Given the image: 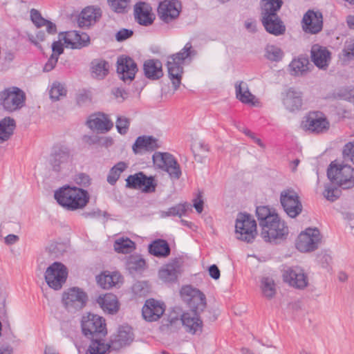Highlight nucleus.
<instances>
[{"label":"nucleus","instance_id":"15","mask_svg":"<svg viewBox=\"0 0 354 354\" xmlns=\"http://www.w3.org/2000/svg\"><path fill=\"white\" fill-rule=\"evenodd\" d=\"M304 121V127L311 133H326L330 128V122L325 114L321 111H310Z\"/></svg>","mask_w":354,"mask_h":354},{"label":"nucleus","instance_id":"18","mask_svg":"<svg viewBox=\"0 0 354 354\" xmlns=\"http://www.w3.org/2000/svg\"><path fill=\"white\" fill-rule=\"evenodd\" d=\"M283 278L285 282L297 289H304L308 284L307 275L304 270L298 266L290 267L286 270L283 274Z\"/></svg>","mask_w":354,"mask_h":354},{"label":"nucleus","instance_id":"20","mask_svg":"<svg viewBox=\"0 0 354 354\" xmlns=\"http://www.w3.org/2000/svg\"><path fill=\"white\" fill-rule=\"evenodd\" d=\"M133 340L132 328L129 326H122L119 328L118 333L111 337L109 344H105L109 349L119 350L123 346L129 345Z\"/></svg>","mask_w":354,"mask_h":354},{"label":"nucleus","instance_id":"44","mask_svg":"<svg viewBox=\"0 0 354 354\" xmlns=\"http://www.w3.org/2000/svg\"><path fill=\"white\" fill-rule=\"evenodd\" d=\"M153 164L164 170L168 163H174V157L169 153L155 152L152 156Z\"/></svg>","mask_w":354,"mask_h":354},{"label":"nucleus","instance_id":"63","mask_svg":"<svg viewBox=\"0 0 354 354\" xmlns=\"http://www.w3.org/2000/svg\"><path fill=\"white\" fill-rule=\"evenodd\" d=\"M108 213L106 212H102L100 209H93L89 212H85L82 216L85 218H99L102 216H106Z\"/></svg>","mask_w":354,"mask_h":354},{"label":"nucleus","instance_id":"50","mask_svg":"<svg viewBox=\"0 0 354 354\" xmlns=\"http://www.w3.org/2000/svg\"><path fill=\"white\" fill-rule=\"evenodd\" d=\"M46 250L51 256L59 258L66 251V245L62 243L52 242Z\"/></svg>","mask_w":354,"mask_h":354},{"label":"nucleus","instance_id":"53","mask_svg":"<svg viewBox=\"0 0 354 354\" xmlns=\"http://www.w3.org/2000/svg\"><path fill=\"white\" fill-rule=\"evenodd\" d=\"M116 129L121 135H125L130 126V120L127 118L118 116L116 120Z\"/></svg>","mask_w":354,"mask_h":354},{"label":"nucleus","instance_id":"37","mask_svg":"<svg viewBox=\"0 0 354 354\" xmlns=\"http://www.w3.org/2000/svg\"><path fill=\"white\" fill-rule=\"evenodd\" d=\"M64 46L60 41H55L52 44L53 53L44 67V71L49 72L56 66L59 56L64 53Z\"/></svg>","mask_w":354,"mask_h":354},{"label":"nucleus","instance_id":"16","mask_svg":"<svg viewBox=\"0 0 354 354\" xmlns=\"http://www.w3.org/2000/svg\"><path fill=\"white\" fill-rule=\"evenodd\" d=\"M137 64L129 56L121 55L117 60V73L124 82H131L138 72Z\"/></svg>","mask_w":354,"mask_h":354},{"label":"nucleus","instance_id":"9","mask_svg":"<svg viewBox=\"0 0 354 354\" xmlns=\"http://www.w3.org/2000/svg\"><path fill=\"white\" fill-rule=\"evenodd\" d=\"M87 301V294L78 287L68 288L62 295L63 304L70 313H75L82 309Z\"/></svg>","mask_w":354,"mask_h":354},{"label":"nucleus","instance_id":"6","mask_svg":"<svg viewBox=\"0 0 354 354\" xmlns=\"http://www.w3.org/2000/svg\"><path fill=\"white\" fill-rule=\"evenodd\" d=\"M73 160L70 147L62 143L53 145L49 157V164L53 171L60 173L68 169Z\"/></svg>","mask_w":354,"mask_h":354},{"label":"nucleus","instance_id":"7","mask_svg":"<svg viewBox=\"0 0 354 354\" xmlns=\"http://www.w3.org/2000/svg\"><path fill=\"white\" fill-rule=\"evenodd\" d=\"M235 232L238 239L247 243L253 242L257 234V223L250 214L246 212L238 214L235 223Z\"/></svg>","mask_w":354,"mask_h":354},{"label":"nucleus","instance_id":"55","mask_svg":"<svg viewBox=\"0 0 354 354\" xmlns=\"http://www.w3.org/2000/svg\"><path fill=\"white\" fill-rule=\"evenodd\" d=\"M30 19L32 23L37 27L40 28L45 26V22H48V20L44 19L41 13L36 9H31L30 10Z\"/></svg>","mask_w":354,"mask_h":354},{"label":"nucleus","instance_id":"49","mask_svg":"<svg viewBox=\"0 0 354 354\" xmlns=\"http://www.w3.org/2000/svg\"><path fill=\"white\" fill-rule=\"evenodd\" d=\"M341 193L342 192L339 188L333 187L330 184H327L325 185L323 194L328 201L334 202L339 198Z\"/></svg>","mask_w":354,"mask_h":354},{"label":"nucleus","instance_id":"41","mask_svg":"<svg viewBox=\"0 0 354 354\" xmlns=\"http://www.w3.org/2000/svg\"><path fill=\"white\" fill-rule=\"evenodd\" d=\"M189 208L190 205L187 203H178L168 208L167 210L161 211L160 216L162 218L169 216H178L180 218L186 214Z\"/></svg>","mask_w":354,"mask_h":354},{"label":"nucleus","instance_id":"19","mask_svg":"<svg viewBox=\"0 0 354 354\" xmlns=\"http://www.w3.org/2000/svg\"><path fill=\"white\" fill-rule=\"evenodd\" d=\"M181 3L178 0H165L159 4L158 13L160 18L165 23L176 19L180 14Z\"/></svg>","mask_w":354,"mask_h":354},{"label":"nucleus","instance_id":"61","mask_svg":"<svg viewBox=\"0 0 354 354\" xmlns=\"http://www.w3.org/2000/svg\"><path fill=\"white\" fill-rule=\"evenodd\" d=\"M317 260L323 268H326L331 262V257L326 252H321L317 256Z\"/></svg>","mask_w":354,"mask_h":354},{"label":"nucleus","instance_id":"8","mask_svg":"<svg viewBox=\"0 0 354 354\" xmlns=\"http://www.w3.org/2000/svg\"><path fill=\"white\" fill-rule=\"evenodd\" d=\"M25 100V93L16 86L6 88L0 93L1 104L8 111L20 109L24 106Z\"/></svg>","mask_w":354,"mask_h":354},{"label":"nucleus","instance_id":"48","mask_svg":"<svg viewBox=\"0 0 354 354\" xmlns=\"http://www.w3.org/2000/svg\"><path fill=\"white\" fill-rule=\"evenodd\" d=\"M265 57L272 62H279L283 57L282 50L274 45H268L265 49Z\"/></svg>","mask_w":354,"mask_h":354},{"label":"nucleus","instance_id":"14","mask_svg":"<svg viewBox=\"0 0 354 354\" xmlns=\"http://www.w3.org/2000/svg\"><path fill=\"white\" fill-rule=\"evenodd\" d=\"M320 241V232L317 228H307L298 236L296 248L301 252L314 251L318 248Z\"/></svg>","mask_w":354,"mask_h":354},{"label":"nucleus","instance_id":"51","mask_svg":"<svg viewBox=\"0 0 354 354\" xmlns=\"http://www.w3.org/2000/svg\"><path fill=\"white\" fill-rule=\"evenodd\" d=\"M66 88L62 84L55 82L53 84L50 91V97L53 101H57L59 100L60 97L65 96L66 95Z\"/></svg>","mask_w":354,"mask_h":354},{"label":"nucleus","instance_id":"52","mask_svg":"<svg viewBox=\"0 0 354 354\" xmlns=\"http://www.w3.org/2000/svg\"><path fill=\"white\" fill-rule=\"evenodd\" d=\"M164 171H167L171 178L178 180L180 178L182 172L179 164L174 158V163H168Z\"/></svg>","mask_w":354,"mask_h":354},{"label":"nucleus","instance_id":"27","mask_svg":"<svg viewBox=\"0 0 354 354\" xmlns=\"http://www.w3.org/2000/svg\"><path fill=\"white\" fill-rule=\"evenodd\" d=\"M102 17V10L100 8L88 6L82 10L77 17V24L80 28L88 27L95 23Z\"/></svg>","mask_w":354,"mask_h":354},{"label":"nucleus","instance_id":"47","mask_svg":"<svg viewBox=\"0 0 354 354\" xmlns=\"http://www.w3.org/2000/svg\"><path fill=\"white\" fill-rule=\"evenodd\" d=\"M92 73L100 78H104L109 72V63L105 60H95L92 62Z\"/></svg>","mask_w":354,"mask_h":354},{"label":"nucleus","instance_id":"56","mask_svg":"<svg viewBox=\"0 0 354 354\" xmlns=\"http://www.w3.org/2000/svg\"><path fill=\"white\" fill-rule=\"evenodd\" d=\"M342 154L344 160H349L354 164V141L344 145Z\"/></svg>","mask_w":354,"mask_h":354},{"label":"nucleus","instance_id":"62","mask_svg":"<svg viewBox=\"0 0 354 354\" xmlns=\"http://www.w3.org/2000/svg\"><path fill=\"white\" fill-rule=\"evenodd\" d=\"M133 35V32L131 30L122 28L118 31L115 35V39L118 41H123L130 38Z\"/></svg>","mask_w":354,"mask_h":354},{"label":"nucleus","instance_id":"34","mask_svg":"<svg viewBox=\"0 0 354 354\" xmlns=\"http://www.w3.org/2000/svg\"><path fill=\"white\" fill-rule=\"evenodd\" d=\"M149 252L154 257L166 258L171 254V248L166 240L157 239L149 245Z\"/></svg>","mask_w":354,"mask_h":354},{"label":"nucleus","instance_id":"59","mask_svg":"<svg viewBox=\"0 0 354 354\" xmlns=\"http://www.w3.org/2000/svg\"><path fill=\"white\" fill-rule=\"evenodd\" d=\"M344 52L348 59H354V38H350L345 42Z\"/></svg>","mask_w":354,"mask_h":354},{"label":"nucleus","instance_id":"60","mask_svg":"<svg viewBox=\"0 0 354 354\" xmlns=\"http://www.w3.org/2000/svg\"><path fill=\"white\" fill-rule=\"evenodd\" d=\"M75 182L82 187H88L91 184L90 176L84 173H80L75 176Z\"/></svg>","mask_w":354,"mask_h":354},{"label":"nucleus","instance_id":"5","mask_svg":"<svg viewBox=\"0 0 354 354\" xmlns=\"http://www.w3.org/2000/svg\"><path fill=\"white\" fill-rule=\"evenodd\" d=\"M327 176L331 183L343 189L354 187V169L348 165L331 162L327 169Z\"/></svg>","mask_w":354,"mask_h":354},{"label":"nucleus","instance_id":"17","mask_svg":"<svg viewBox=\"0 0 354 354\" xmlns=\"http://www.w3.org/2000/svg\"><path fill=\"white\" fill-rule=\"evenodd\" d=\"M303 30L306 33L315 35L320 32L323 28V15L317 10H308L301 21Z\"/></svg>","mask_w":354,"mask_h":354},{"label":"nucleus","instance_id":"21","mask_svg":"<svg viewBox=\"0 0 354 354\" xmlns=\"http://www.w3.org/2000/svg\"><path fill=\"white\" fill-rule=\"evenodd\" d=\"M200 314L196 312H185L181 315L182 325L185 331L192 335L201 334L203 331V323Z\"/></svg>","mask_w":354,"mask_h":354},{"label":"nucleus","instance_id":"31","mask_svg":"<svg viewBox=\"0 0 354 354\" xmlns=\"http://www.w3.org/2000/svg\"><path fill=\"white\" fill-rule=\"evenodd\" d=\"M158 139L152 136H141L137 138L132 149L134 153H138L140 150L145 149L147 151H153L160 147L158 144Z\"/></svg>","mask_w":354,"mask_h":354},{"label":"nucleus","instance_id":"40","mask_svg":"<svg viewBox=\"0 0 354 354\" xmlns=\"http://www.w3.org/2000/svg\"><path fill=\"white\" fill-rule=\"evenodd\" d=\"M309 59L307 55H301L297 59H294L289 66L294 75L303 74L308 70Z\"/></svg>","mask_w":354,"mask_h":354},{"label":"nucleus","instance_id":"29","mask_svg":"<svg viewBox=\"0 0 354 354\" xmlns=\"http://www.w3.org/2000/svg\"><path fill=\"white\" fill-rule=\"evenodd\" d=\"M65 44L70 45L72 49H81L90 44L89 35L86 32L74 30L65 36L64 38Z\"/></svg>","mask_w":354,"mask_h":354},{"label":"nucleus","instance_id":"2","mask_svg":"<svg viewBox=\"0 0 354 354\" xmlns=\"http://www.w3.org/2000/svg\"><path fill=\"white\" fill-rule=\"evenodd\" d=\"M83 335L91 339V344L86 354H104L108 350L102 342L107 334L105 319L92 313L83 316L81 322Z\"/></svg>","mask_w":354,"mask_h":354},{"label":"nucleus","instance_id":"25","mask_svg":"<svg viewBox=\"0 0 354 354\" xmlns=\"http://www.w3.org/2000/svg\"><path fill=\"white\" fill-rule=\"evenodd\" d=\"M310 54L311 60L317 68H328L330 61V52L326 47L315 44L311 48Z\"/></svg>","mask_w":354,"mask_h":354},{"label":"nucleus","instance_id":"45","mask_svg":"<svg viewBox=\"0 0 354 354\" xmlns=\"http://www.w3.org/2000/svg\"><path fill=\"white\" fill-rule=\"evenodd\" d=\"M145 266V260L138 255H131L127 261V266L131 273L142 271Z\"/></svg>","mask_w":354,"mask_h":354},{"label":"nucleus","instance_id":"11","mask_svg":"<svg viewBox=\"0 0 354 354\" xmlns=\"http://www.w3.org/2000/svg\"><path fill=\"white\" fill-rule=\"evenodd\" d=\"M180 295L191 309V311L202 313L207 306L206 297L203 292L191 286H185L180 290Z\"/></svg>","mask_w":354,"mask_h":354},{"label":"nucleus","instance_id":"22","mask_svg":"<svg viewBox=\"0 0 354 354\" xmlns=\"http://www.w3.org/2000/svg\"><path fill=\"white\" fill-rule=\"evenodd\" d=\"M180 274V263L177 258L172 259L171 262L165 264L158 272L159 278L168 283H176Z\"/></svg>","mask_w":354,"mask_h":354},{"label":"nucleus","instance_id":"26","mask_svg":"<svg viewBox=\"0 0 354 354\" xmlns=\"http://www.w3.org/2000/svg\"><path fill=\"white\" fill-rule=\"evenodd\" d=\"M87 125L91 129L106 133L113 128V123L107 114L100 112L88 120Z\"/></svg>","mask_w":354,"mask_h":354},{"label":"nucleus","instance_id":"36","mask_svg":"<svg viewBox=\"0 0 354 354\" xmlns=\"http://www.w3.org/2000/svg\"><path fill=\"white\" fill-rule=\"evenodd\" d=\"M121 279V275L118 272H105L97 277V283L104 289H109L116 286Z\"/></svg>","mask_w":354,"mask_h":354},{"label":"nucleus","instance_id":"24","mask_svg":"<svg viewBox=\"0 0 354 354\" xmlns=\"http://www.w3.org/2000/svg\"><path fill=\"white\" fill-rule=\"evenodd\" d=\"M135 19L140 25L149 26L155 19L151 8L145 2L140 1L134 6Z\"/></svg>","mask_w":354,"mask_h":354},{"label":"nucleus","instance_id":"43","mask_svg":"<svg viewBox=\"0 0 354 354\" xmlns=\"http://www.w3.org/2000/svg\"><path fill=\"white\" fill-rule=\"evenodd\" d=\"M127 168V165L122 161H120L115 164L113 167L111 168L107 176L106 180L111 185H114L119 179L121 174Z\"/></svg>","mask_w":354,"mask_h":354},{"label":"nucleus","instance_id":"38","mask_svg":"<svg viewBox=\"0 0 354 354\" xmlns=\"http://www.w3.org/2000/svg\"><path fill=\"white\" fill-rule=\"evenodd\" d=\"M15 127L16 122L13 118L6 117L0 120V141L3 142L9 140Z\"/></svg>","mask_w":354,"mask_h":354},{"label":"nucleus","instance_id":"30","mask_svg":"<svg viewBox=\"0 0 354 354\" xmlns=\"http://www.w3.org/2000/svg\"><path fill=\"white\" fill-rule=\"evenodd\" d=\"M283 104L286 109L290 112L299 111L303 104L302 93L294 88H290L283 98Z\"/></svg>","mask_w":354,"mask_h":354},{"label":"nucleus","instance_id":"1","mask_svg":"<svg viewBox=\"0 0 354 354\" xmlns=\"http://www.w3.org/2000/svg\"><path fill=\"white\" fill-rule=\"evenodd\" d=\"M256 216L261 227V236L265 241L277 243L278 240L286 238L288 227L274 209L268 206H258Z\"/></svg>","mask_w":354,"mask_h":354},{"label":"nucleus","instance_id":"32","mask_svg":"<svg viewBox=\"0 0 354 354\" xmlns=\"http://www.w3.org/2000/svg\"><path fill=\"white\" fill-rule=\"evenodd\" d=\"M167 67L168 75L171 81L174 90H177L180 84L184 72L183 66L167 58Z\"/></svg>","mask_w":354,"mask_h":354},{"label":"nucleus","instance_id":"58","mask_svg":"<svg viewBox=\"0 0 354 354\" xmlns=\"http://www.w3.org/2000/svg\"><path fill=\"white\" fill-rule=\"evenodd\" d=\"M182 324L181 317L179 319L177 317H169L166 321L165 324H163V327H167L170 331H175L178 328H179L180 325Z\"/></svg>","mask_w":354,"mask_h":354},{"label":"nucleus","instance_id":"42","mask_svg":"<svg viewBox=\"0 0 354 354\" xmlns=\"http://www.w3.org/2000/svg\"><path fill=\"white\" fill-rule=\"evenodd\" d=\"M114 249L118 253L129 254L136 248L135 243L129 238H120L114 242Z\"/></svg>","mask_w":354,"mask_h":354},{"label":"nucleus","instance_id":"46","mask_svg":"<svg viewBox=\"0 0 354 354\" xmlns=\"http://www.w3.org/2000/svg\"><path fill=\"white\" fill-rule=\"evenodd\" d=\"M261 288L263 296L268 299H272L276 294L274 281L270 277L262 278Z\"/></svg>","mask_w":354,"mask_h":354},{"label":"nucleus","instance_id":"39","mask_svg":"<svg viewBox=\"0 0 354 354\" xmlns=\"http://www.w3.org/2000/svg\"><path fill=\"white\" fill-rule=\"evenodd\" d=\"M236 97L244 104H253L254 96L250 92L248 84L242 81L235 84Z\"/></svg>","mask_w":354,"mask_h":354},{"label":"nucleus","instance_id":"4","mask_svg":"<svg viewBox=\"0 0 354 354\" xmlns=\"http://www.w3.org/2000/svg\"><path fill=\"white\" fill-rule=\"evenodd\" d=\"M57 203L68 211L84 209L90 201L87 190L75 186L64 185L54 193Z\"/></svg>","mask_w":354,"mask_h":354},{"label":"nucleus","instance_id":"3","mask_svg":"<svg viewBox=\"0 0 354 354\" xmlns=\"http://www.w3.org/2000/svg\"><path fill=\"white\" fill-rule=\"evenodd\" d=\"M283 0H261V21L266 32L274 36L282 35L286 26L278 15L283 6Z\"/></svg>","mask_w":354,"mask_h":354},{"label":"nucleus","instance_id":"33","mask_svg":"<svg viewBox=\"0 0 354 354\" xmlns=\"http://www.w3.org/2000/svg\"><path fill=\"white\" fill-rule=\"evenodd\" d=\"M97 304L104 312L111 315L115 314L120 307L117 297L111 293H107L103 296H99L97 299Z\"/></svg>","mask_w":354,"mask_h":354},{"label":"nucleus","instance_id":"54","mask_svg":"<svg viewBox=\"0 0 354 354\" xmlns=\"http://www.w3.org/2000/svg\"><path fill=\"white\" fill-rule=\"evenodd\" d=\"M338 97L354 104V87H345L339 90Z\"/></svg>","mask_w":354,"mask_h":354},{"label":"nucleus","instance_id":"13","mask_svg":"<svg viewBox=\"0 0 354 354\" xmlns=\"http://www.w3.org/2000/svg\"><path fill=\"white\" fill-rule=\"evenodd\" d=\"M157 182L152 176H147L144 172L139 171L129 175L126 179V187L140 189L144 193H153L156 191Z\"/></svg>","mask_w":354,"mask_h":354},{"label":"nucleus","instance_id":"12","mask_svg":"<svg viewBox=\"0 0 354 354\" xmlns=\"http://www.w3.org/2000/svg\"><path fill=\"white\" fill-rule=\"evenodd\" d=\"M45 280L48 286L54 290H59L66 282L68 270L61 262L53 263L46 270Z\"/></svg>","mask_w":354,"mask_h":354},{"label":"nucleus","instance_id":"28","mask_svg":"<svg viewBox=\"0 0 354 354\" xmlns=\"http://www.w3.org/2000/svg\"><path fill=\"white\" fill-rule=\"evenodd\" d=\"M145 76L150 80H158L163 77L162 64L158 59H149L143 64Z\"/></svg>","mask_w":354,"mask_h":354},{"label":"nucleus","instance_id":"10","mask_svg":"<svg viewBox=\"0 0 354 354\" xmlns=\"http://www.w3.org/2000/svg\"><path fill=\"white\" fill-rule=\"evenodd\" d=\"M280 203L288 216L296 218L303 209L298 194L292 188L283 189L280 194Z\"/></svg>","mask_w":354,"mask_h":354},{"label":"nucleus","instance_id":"23","mask_svg":"<svg viewBox=\"0 0 354 354\" xmlns=\"http://www.w3.org/2000/svg\"><path fill=\"white\" fill-rule=\"evenodd\" d=\"M164 312L163 303H160L154 299H147L142 309V316L148 322L157 321Z\"/></svg>","mask_w":354,"mask_h":354},{"label":"nucleus","instance_id":"35","mask_svg":"<svg viewBox=\"0 0 354 354\" xmlns=\"http://www.w3.org/2000/svg\"><path fill=\"white\" fill-rule=\"evenodd\" d=\"M196 55L197 51L193 48L192 43L189 41L178 53L172 54L168 56L167 58L183 66L186 60L192 61V58Z\"/></svg>","mask_w":354,"mask_h":354},{"label":"nucleus","instance_id":"57","mask_svg":"<svg viewBox=\"0 0 354 354\" xmlns=\"http://www.w3.org/2000/svg\"><path fill=\"white\" fill-rule=\"evenodd\" d=\"M111 3L113 10L118 13H122L128 5L129 0H108Z\"/></svg>","mask_w":354,"mask_h":354},{"label":"nucleus","instance_id":"64","mask_svg":"<svg viewBox=\"0 0 354 354\" xmlns=\"http://www.w3.org/2000/svg\"><path fill=\"white\" fill-rule=\"evenodd\" d=\"M91 100L88 94L84 91L79 93L76 97V101L78 105L82 106Z\"/></svg>","mask_w":354,"mask_h":354}]
</instances>
